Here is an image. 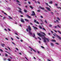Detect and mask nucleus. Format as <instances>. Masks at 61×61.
I'll use <instances>...</instances> for the list:
<instances>
[{
  "label": "nucleus",
  "instance_id": "obj_1",
  "mask_svg": "<svg viewBox=\"0 0 61 61\" xmlns=\"http://www.w3.org/2000/svg\"><path fill=\"white\" fill-rule=\"evenodd\" d=\"M37 35L39 36L40 37H41L44 40V42L45 43H46V40L48 42H49V39L48 38H46L44 37V38H43V36H45L43 35H41V34L40 33L37 34Z\"/></svg>",
  "mask_w": 61,
  "mask_h": 61
},
{
  "label": "nucleus",
  "instance_id": "obj_2",
  "mask_svg": "<svg viewBox=\"0 0 61 61\" xmlns=\"http://www.w3.org/2000/svg\"><path fill=\"white\" fill-rule=\"evenodd\" d=\"M32 13H32L31 15L34 16V15H36V14H35V12H34V11H32Z\"/></svg>",
  "mask_w": 61,
  "mask_h": 61
},
{
  "label": "nucleus",
  "instance_id": "obj_3",
  "mask_svg": "<svg viewBox=\"0 0 61 61\" xmlns=\"http://www.w3.org/2000/svg\"><path fill=\"white\" fill-rule=\"evenodd\" d=\"M28 28L29 29V30H30V31H31V30H32V29H31V27H30V25H29L28 26Z\"/></svg>",
  "mask_w": 61,
  "mask_h": 61
},
{
  "label": "nucleus",
  "instance_id": "obj_4",
  "mask_svg": "<svg viewBox=\"0 0 61 61\" xmlns=\"http://www.w3.org/2000/svg\"><path fill=\"white\" fill-rule=\"evenodd\" d=\"M20 21H21V22H22L23 23H24V22H25L24 20L22 18H21V20Z\"/></svg>",
  "mask_w": 61,
  "mask_h": 61
},
{
  "label": "nucleus",
  "instance_id": "obj_5",
  "mask_svg": "<svg viewBox=\"0 0 61 61\" xmlns=\"http://www.w3.org/2000/svg\"><path fill=\"white\" fill-rule=\"evenodd\" d=\"M46 8L47 9V10H48V11H51V10H50V8H49L48 7H46Z\"/></svg>",
  "mask_w": 61,
  "mask_h": 61
},
{
  "label": "nucleus",
  "instance_id": "obj_6",
  "mask_svg": "<svg viewBox=\"0 0 61 61\" xmlns=\"http://www.w3.org/2000/svg\"><path fill=\"white\" fill-rule=\"evenodd\" d=\"M57 37H58V38L59 39L61 40V37H60V36H58V35H57Z\"/></svg>",
  "mask_w": 61,
  "mask_h": 61
},
{
  "label": "nucleus",
  "instance_id": "obj_7",
  "mask_svg": "<svg viewBox=\"0 0 61 61\" xmlns=\"http://www.w3.org/2000/svg\"><path fill=\"white\" fill-rule=\"evenodd\" d=\"M29 33L31 35H32V33L31 32V31L30 30H29Z\"/></svg>",
  "mask_w": 61,
  "mask_h": 61
},
{
  "label": "nucleus",
  "instance_id": "obj_8",
  "mask_svg": "<svg viewBox=\"0 0 61 61\" xmlns=\"http://www.w3.org/2000/svg\"><path fill=\"white\" fill-rule=\"evenodd\" d=\"M33 27H34V29L35 30V29H38V28L36 27H34V26H33Z\"/></svg>",
  "mask_w": 61,
  "mask_h": 61
},
{
  "label": "nucleus",
  "instance_id": "obj_9",
  "mask_svg": "<svg viewBox=\"0 0 61 61\" xmlns=\"http://www.w3.org/2000/svg\"><path fill=\"white\" fill-rule=\"evenodd\" d=\"M39 7L41 8V9H42V10H45V9L44 8L41 7L39 6Z\"/></svg>",
  "mask_w": 61,
  "mask_h": 61
},
{
  "label": "nucleus",
  "instance_id": "obj_10",
  "mask_svg": "<svg viewBox=\"0 0 61 61\" xmlns=\"http://www.w3.org/2000/svg\"><path fill=\"white\" fill-rule=\"evenodd\" d=\"M5 44L4 43H3L1 44V45L2 46V47H4V46H5Z\"/></svg>",
  "mask_w": 61,
  "mask_h": 61
},
{
  "label": "nucleus",
  "instance_id": "obj_11",
  "mask_svg": "<svg viewBox=\"0 0 61 61\" xmlns=\"http://www.w3.org/2000/svg\"><path fill=\"white\" fill-rule=\"evenodd\" d=\"M19 12L20 13H21L22 14H23V12H22L21 10H20L19 11Z\"/></svg>",
  "mask_w": 61,
  "mask_h": 61
},
{
  "label": "nucleus",
  "instance_id": "obj_12",
  "mask_svg": "<svg viewBox=\"0 0 61 61\" xmlns=\"http://www.w3.org/2000/svg\"><path fill=\"white\" fill-rule=\"evenodd\" d=\"M35 36H36V35H35V33H33V37H34V38H35Z\"/></svg>",
  "mask_w": 61,
  "mask_h": 61
},
{
  "label": "nucleus",
  "instance_id": "obj_13",
  "mask_svg": "<svg viewBox=\"0 0 61 61\" xmlns=\"http://www.w3.org/2000/svg\"><path fill=\"white\" fill-rule=\"evenodd\" d=\"M49 3L51 4H52V3H53V2L52 1H51L50 2H49Z\"/></svg>",
  "mask_w": 61,
  "mask_h": 61
},
{
  "label": "nucleus",
  "instance_id": "obj_14",
  "mask_svg": "<svg viewBox=\"0 0 61 61\" xmlns=\"http://www.w3.org/2000/svg\"><path fill=\"white\" fill-rule=\"evenodd\" d=\"M27 16H28V17L29 18H31V17H30V16L28 15H27Z\"/></svg>",
  "mask_w": 61,
  "mask_h": 61
},
{
  "label": "nucleus",
  "instance_id": "obj_15",
  "mask_svg": "<svg viewBox=\"0 0 61 61\" xmlns=\"http://www.w3.org/2000/svg\"><path fill=\"white\" fill-rule=\"evenodd\" d=\"M30 7L31 8V9H33V7H32L31 6H30Z\"/></svg>",
  "mask_w": 61,
  "mask_h": 61
},
{
  "label": "nucleus",
  "instance_id": "obj_16",
  "mask_svg": "<svg viewBox=\"0 0 61 61\" xmlns=\"http://www.w3.org/2000/svg\"><path fill=\"white\" fill-rule=\"evenodd\" d=\"M51 41L52 42H56V41L55 40H52Z\"/></svg>",
  "mask_w": 61,
  "mask_h": 61
},
{
  "label": "nucleus",
  "instance_id": "obj_17",
  "mask_svg": "<svg viewBox=\"0 0 61 61\" xmlns=\"http://www.w3.org/2000/svg\"><path fill=\"white\" fill-rule=\"evenodd\" d=\"M25 21H27V22L29 21V20L26 19H25Z\"/></svg>",
  "mask_w": 61,
  "mask_h": 61
},
{
  "label": "nucleus",
  "instance_id": "obj_18",
  "mask_svg": "<svg viewBox=\"0 0 61 61\" xmlns=\"http://www.w3.org/2000/svg\"><path fill=\"white\" fill-rule=\"evenodd\" d=\"M9 17L10 18V19H12V18L9 16Z\"/></svg>",
  "mask_w": 61,
  "mask_h": 61
},
{
  "label": "nucleus",
  "instance_id": "obj_19",
  "mask_svg": "<svg viewBox=\"0 0 61 61\" xmlns=\"http://www.w3.org/2000/svg\"><path fill=\"white\" fill-rule=\"evenodd\" d=\"M57 31L58 33H59V34H61V32H60V31L59 30H57Z\"/></svg>",
  "mask_w": 61,
  "mask_h": 61
},
{
  "label": "nucleus",
  "instance_id": "obj_20",
  "mask_svg": "<svg viewBox=\"0 0 61 61\" xmlns=\"http://www.w3.org/2000/svg\"><path fill=\"white\" fill-rule=\"evenodd\" d=\"M24 11L25 13H26L27 12V10H24Z\"/></svg>",
  "mask_w": 61,
  "mask_h": 61
},
{
  "label": "nucleus",
  "instance_id": "obj_21",
  "mask_svg": "<svg viewBox=\"0 0 61 61\" xmlns=\"http://www.w3.org/2000/svg\"><path fill=\"white\" fill-rule=\"evenodd\" d=\"M56 22H57V23H59V21H58V20H56Z\"/></svg>",
  "mask_w": 61,
  "mask_h": 61
},
{
  "label": "nucleus",
  "instance_id": "obj_22",
  "mask_svg": "<svg viewBox=\"0 0 61 61\" xmlns=\"http://www.w3.org/2000/svg\"><path fill=\"white\" fill-rule=\"evenodd\" d=\"M41 46V48H43V49H45V47H44L43 46Z\"/></svg>",
  "mask_w": 61,
  "mask_h": 61
},
{
  "label": "nucleus",
  "instance_id": "obj_23",
  "mask_svg": "<svg viewBox=\"0 0 61 61\" xmlns=\"http://www.w3.org/2000/svg\"><path fill=\"white\" fill-rule=\"evenodd\" d=\"M51 46H54V44H53V43H51Z\"/></svg>",
  "mask_w": 61,
  "mask_h": 61
},
{
  "label": "nucleus",
  "instance_id": "obj_24",
  "mask_svg": "<svg viewBox=\"0 0 61 61\" xmlns=\"http://www.w3.org/2000/svg\"><path fill=\"white\" fill-rule=\"evenodd\" d=\"M37 37L39 39H40V40H41V38L38 37Z\"/></svg>",
  "mask_w": 61,
  "mask_h": 61
},
{
  "label": "nucleus",
  "instance_id": "obj_25",
  "mask_svg": "<svg viewBox=\"0 0 61 61\" xmlns=\"http://www.w3.org/2000/svg\"><path fill=\"white\" fill-rule=\"evenodd\" d=\"M16 2H17V3H20V2L19 1V0H16Z\"/></svg>",
  "mask_w": 61,
  "mask_h": 61
},
{
  "label": "nucleus",
  "instance_id": "obj_26",
  "mask_svg": "<svg viewBox=\"0 0 61 61\" xmlns=\"http://www.w3.org/2000/svg\"><path fill=\"white\" fill-rule=\"evenodd\" d=\"M5 56H7V57L8 56V55H7L6 54H5Z\"/></svg>",
  "mask_w": 61,
  "mask_h": 61
},
{
  "label": "nucleus",
  "instance_id": "obj_27",
  "mask_svg": "<svg viewBox=\"0 0 61 61\" xmlns=\"http://www.w3.org/2000/svg\"><path fill=\"white\" fill-rule=\"evenodd\" d=\"M41 33L43 34L45 36H46V34H45V33L44 32H42Z\"/></svg>",
  "mask_w": 61,
  "mask_h": 61
},
{
  "label": "nucleus",
  "instance_id": "obj_28",
  "mask_svg": "<svg viewBox=\"0 0 61 61\" xmlns=\"http://www.w3.org/2000/svg\"><path fill=\"white\" fill-rule=\"evenodd\" d=\"M34 22V23H36V20H35Z\"/></svg>",
  "mask_w": 61,
  "mask_h": 61
},
{
  "label": "nucleus",
  "instance_id": "obj_29",
  "mask_svg": "<svg viewBox=\"0 0 61 61\" xmlns=\"http://www.w3.org/2000/svg\"><path fill=\"white\" fill-rule=\"evenodd\" d=\"M57 26L58 27H59V28H61V27L59 25H57Z\"/></svg>",
  "mask_w": 61,
  "mask_h": 61
},
{
  "label": "nucleus",
  "instance_id": "obj_30",
  "mask_svg": "<svg viewBox=\"0 0 61 61\" xmlns=\"http://www.w3.org/2000/svg\"><path fill=\"white\" fill-rule=\"evenodd\" d=\"M5 18H6V17H3V19H4V20L5 19Z\"/></svg>",
  "mask_w": 61,
  "mask_h": 61
},
{
  "label": "nucleus",
  "instance_id": "obj_31",
  "mask_svg": "<svg viewBox=\"0 0 61 61\" xmlns=\"http://www.w3.org/2000/svg\"><path fill=\"white\" fill-rule=\"evenodd\" d=\"M8 29L9 31H11V30H10V29H9V28H8Z\"/></svg>",
  "mask_w": 61,
  "mask_h": 61
},
{
  "label": "nucleus",
  "instance_id": "obj_32",
  "mask_svg": "<svg viewBox=\"0 0 61 61\" xmlns=\"http://www.w3.org/2000/svg\"><path fill=\"white\" fill-rule=\"evenodd\" d=\"M0 51L1 52H3V50H2L1 49H0Z\"/></svg>",
  "mask_w": 61,
  "mask_h": 61
},
{
  "label": "nucleus",
  "instance_id": "obj_33",
  "mask_svg": "<svg viewBox=\"0 0 61 61\" xmlns=\"http://www.w3.org/2000/svg\"><path fill=\"white\" fill-rule=\"evenodd\" d=\"M43 30H45V31H46V30L44 28H43Z\"/></svg>",
  "mask_w": 61,
  "mask_h": 61
},
{
  "label": "nucleus",
  "instance_id": "obj_34",
  "mask_svg": "<svg viewBox=\"0 0 61 61\" xmlns=\"http://www.w3.org/2000/svg\"><path fill=\"white\" fill-rule=\"evenodd\" d=\"M49 26L50 27H52V25H51V24H49Z\"/></svg>",
  "mask_w": 61,
  "mask_h": 61
},
{
  "label": "nucleus",
  "instance_id": "obj_35",
  "mask_svg": "<svg viewBox=\"0 0 61 61\" xmlns=\"http://www.w3.org/2000/svg\"><path fill=\"white\" fill-rule=\"evenodd\" d=\"M32 49V50H33V51H34V52H36V51H35V50H34L33 49Z\"/></svg>",
  "mask_w": 61,
  "mask_h": 61
},
{
  "label": "nucleus",
  "instance_id": "obj_36",
  "mask_svg": "<svg viewBox=\"0 0 61 61\" xmlns=\"http://www.w3.org/2000/svg\"><path fill=\"white\" fill-rule=\"evenodd\" d=\"M57 19L58 20H60V19L58 17L57 18Z\"/></svg>",
  "mask_w": 61,
  "mask_h": 61
},
{
  "label": "nucleus",
  "instance_id": "obj_37",
  "mask_svg": "<svg viewBox=\"0 0 61 61\" xmlns=\"http://www.w3.org/2000/svg\"><path fill=\"white\" fill-rule=\"evenodd\" d=\"M39 27V28L40 29H42V27H41V26H40Z\"/></svg>",
  "mask_w": 61,
  "mask_h": 61
},
{
  "label": "nucleus",
  "instance_id": "obj_38",
  "mask_svg": "<svg viewBox=\"0 0 61 61\" xmlns=\"http://www.w3.org/2000/svg\"><path fill=\"white\" fill-rule=\"evenodd\" d=\"M55 5H56V6H57L58 5L56 4H55Z\"/></svg>",
  "mask_w": 61,
  "mask_h": 61
},
{
  "label": "nucleus",
  "instance_id": "obj_39",
  "mask_svg": "<svg viewBox=\"0 0 61 61\" xmlns=\"http://www.w3.org/2000/svg\"><path fill=\"white\" fill-rule=\"evenodd\" d=\"M4 14H5V15H7V14H6V13L5 12H4Z\"/></svg>",
  "mask_w": 61,
  "mask_h": 61
},
{
  "label": "nucleus",
  "instance_id": "obj_40",
  "mask_svg": "<svg viewBox=\"0 0 61 61\" xmlns=\"http://www.w3.org/2000/svg\"><path fill=\"white\" fill-rule=\"evenodd\" d=\"M37 2L38 3V4H40V2H39V1H37Z\"/></svg>",
  "mask_w": 61,
  "mask_h": 61
},
{
  "label": "nucleus",
  "instance_id": "obj_41",
  "mask_svg": "<svg viewBox=\"0 0 61 61\" xmlns=\"http://www.w3.org/2000/svg\"><path fill=\"white\" fill-rule=\"evenodd\" d=\"M57 8L58 9H59V8H60H60H61V7H57Z\"/></svg>",
  "mask_w": 61,
  "mask_h": 61
},
{
  "label": "nucleus",
  "instance_id": "obj_42",
  "mask_svg": "<svg viewBox=\"0 0 61 61\" xmlns=\"http://www.w3.org/2000/svg\"><path fill=\"white\" fill-rule=\"evenodd\" d=\"M16 37L17 38V39H19V37H17V36H16Z\"/></svg>",
  "mask_w": 61,
  "mask_h": 61
},
{
  "label": "nucleus",
  "instance_id": "obj_43",
  "mask_svg": "<svg viewBox=\"0 0 61 61\" xmlns=\"http://www.w3.org/2000/svg\"><path fill=\"white\" fill-rule=\"evenodd\" d=\"M12 43L13 44V45H16L15 43H14L13 42H12Z\"/></svg>",
  "mask_w": 61,
  "mask_h": 61
},
{
  "label": "nucleus",
  "instance_id": "obj_44",
  "mask_svg": "<svg viewBox=\"0 0 61 61\" xmlns=\"http://www.w3.org/2000/svg\"><path fill=\"white\" fill-rule=\"evenodd\" d=\"M15 35H18V34H17V33H15Z\"/></svg>",
  "mask_w": 61,
  "mask_h": 61
},
{
  "label": "nucleus",
  "instance_id": "obj_45",
  "mask_svg": "<svg viewBox=\"0 0 61 61\" xmlns=\"http://www.w3.org/2000/svg\"><path fill=\"white\" fill-rule=\"evenodd\" d=\"M55 43L56 44H57V45H58V43L57 42H56Z\"/></svg>",
  "mask_w": 61,
  "mask_h": 61
},
{
  "label": "nucleus",
  "instance_id": "obj_46",
  "mask_svg": "<svg viewBox=\"0 0 61 61\" xmlns=\"http://www.w3.org/2000/svg\"><path fill=\"white\" fill-rule=\"evenodd\" d=\"M46 5H47V6H48V3H46Z\"/></svg>",
  "mask_w": 61,
  "mask_h": 61
},
{
  "label": "nucleus",
  "instance_id": "obj_47",
  "mask_svg": "<svg viewBox=\"0 0 61 61\" xmlns=\"http://www.w3.org/2000/svg\"><path fill=\"white\" fill-rule=\"evenodd\" d=\"M36 23H37V24H39V22H38V21H37V22H36Z\"/></svg>",
  "mask_w": 61,
  "mask_h": 61
},
{
  "label": "nucleus",
  "instance_id": "obj_48",
  "mask_svg": "<svg viewBox=\"0 0 61 61\" xmlns=\"http://www.w3.org/2000/svg\"><path fill=\"white\" fill-rule=\"evenodd\" d=\"M30 25H33V23H30Z\"/></svg>",
  "mask_w": 61,
  "mask_h": 61
},
{
  "label": "nucleus",
  "instance_id": "obj_49",
  "mask_svg": "<svg viewBox=\"0 0 61 61\" xmlns=\"http://www.w3.org/2000/svg\"><path fill=\"white\" fill-rule=\"evenodd\" d=\"M18 8L19 9H20V10H22V9H21V8L19 7Z\"/></svg>",
  "mask_w": 61,
  "mask_h": 61
},
{
  "label": "nucleus",
  "instance_id": "obj_50",
  "mask_svg": "<svg viewBox=\"0 0 61 61\" xmlns=\"http://www.w3.org/2000/svg\"><path fill=\"white\" fill-rule=\"evenodd\" d=\"M18 5H20V6L21 5L20 4H18Z\"/></svg>",
  "mask_w": 61,
  "mask_h": 61
},
{
  "label": "nucleus",
  "instance_id": "obj_51",
  "mask_svg": "<svg viewBox=\"0 0 61 61\" xmlns=\"http://www.w3.org/2000/svg\"><path fill=\"white\" fill-rule=\"evenodd\" d=\"M37 12H40V10H38L37 11Z\"/></svg>",
  "mask_w": 61,
  "mask_h": 61
},
{
  "label": "nucleus",
  "instance_id": "obj_52",
  "mask_svg": "<svg viewBox=\"0 0 61 61\" xmlns=\"http://www.w3.org/2000/svg\"><path fill=\"white\" fill-rule=\"evenodd\" d=\"M20 17H23V15H21L20 16Z\"/></svg>",
  "mask_w": 61,
  "mask_h": 61
},
{
  "label": "nucleus",
  "instance_id": "obj_53",
  "mask_svg": "<svg viewBox=\"0 0 61 61\" xmlns=\"http://www.w3.org/2000/svg\"><path fill=\"white\" fill-rule=\"evenodd\" d=\"M45 22H46V23H47V21H46V20L45 21Z\"/></svg>",
  "mask_w": 61,
  "mask_h": 61
},
{
  "label": "nucleus",
  "instance_id": "obj_54",
  "mask_svg": "<svg viewBox=\"0 0 61 61\" xmlns=\"http://www.w3.org/2000/svg\"><path fill=\"white\" fill-rule=\"evenodd\" d=\"M41 18H43V17L42 16H41Z\"/></svg>",
  "mask_w": 61,
  "mask_h": 61
},
{
  "label": "nucleus",
  "instance_id": "obj_55",
  "mask_svg": "<svg viewBox=\"0 0 61 61\" xmlns=\"http://www.w3.org/2000/svg\"><path fill=\"white\" fill-rule=\"evenodd\" d=\"M4 30H5V31H7V30L6 29H5Z\"/></svg>",
  "mask_w": 61,
  "mask_h": 61
},
{
  "label": "nucleus",
  "instance_id": "obj_56",
  "mask_svg": "<svg viewBox=\"0 0 61 61\" xmlns=\"http://www.w3.org/2000/svg\"><path fill=\"white\" fill-rule=\"evenodd\" d=\"M28 3L29 4H31V3H30V2H28Z\"/></svg>",
  "mask_w": 61,
  "mask_h": 61
},
{
  "label": "nucleus",
  "instance_id": "obj_57",
  "mask_svg": "<svg viewBox=\"0 0 61 61\" xmlns=\"http://www.w3.org/2000/svg\"><path fill=\"white\" fill-rule=\"evenodd\" d=\"M11 39H12V40H13H13H14V39H13V38H11Z\"/></svg>",
  "mask_w": 61,
  "mask_h": 61
},
{
  "label": "nucleus",
  "instance_id": "obj_58",
  "mask_svg": "<svg viewBox=\"0 0 61 61\" xmlns=\"http://www.w3.org/2000/svg\"><path fill=\"white\" fill-rule=\"evenodd\" d=\"M51 14H52L53 15V12H51Z\"/></svg>",
  "mask_w": 61,
  "mask_h": 61
},
{
  "label": "nucleus",
  "instance_id": "obj_59",
  "mask_svg": "<svg viewBox=\"0 0 61 61\" xmlns=\"http://www.w3.org/2000/svg\"><path fill=\"white\" fill-rule=\"evenodd\" d=\"M8 61H11V60H10V59H8Z\"/></svg>",
  "mask_w": 61,
  "mask_h": 61
},
{
  "label": "nucleus",
  "instance_id": "obj_60",
  "mask_svg": "<svg viewBox=\"0 0 61 61\" xmlns=\"http://www.w3.org/2000/svg\"><path fill=\"white\" fill-rule=\"evenodd\" d=\"M51 32L52 33H53V31H51Z\"/></svg>",
  "mask_w": 61,
  "mask_h": 61
},
{
  "label": "nucleus",
  "instance_id": "obj_61",
  "mask_svg": "<svg viewBox=\"0 0 61 61\" xmlns=\"http://www.w3.org/2000/svg\"><path fill=\"white\" fill-rule=\"evenodd\" d=\"M25 58L26 59H27V60H28V59H27V58H26V57H25Z\"/></svg>",
  "mask_w": 61,
  "mask_h": 61
},
{
  "label": "nucleus",
  "instance_id": "obj_62",
  "mask_svg": "<svg viewBox=\"0 0 61 61\" xmlns=\"http://www.w3.org/2000/svg\"><path fill=\"white\" fill-rule=\"evenodd\" d=\"M52 37L53 39H54V38H55V37H54V36H52Z\"/></svg>",
  "mask_w": 61,
  "mask_h": 61
},
{
  "label": "nucleus",
  "instance_id": "obj_63",
  "mask_svg": "<svg viewBox=\"0 0 61 61\" xmlns=\"http://www.w3.org/2000/svg\"><path fill=\"white\" fill-rule=\"evenodd\" d=\"M37 52H38V54H39V53H40V52H39V51H38Z\"/></svg>",
  "mask_w": 61,
  "mask_h": 61
},
{
  "label": "nucleus",
  "instance_id": "obj_64",
  "mask_svg": "<svg viewBox=\"0 0 61 61\" xmlns=\"http://www.w3.org/2000/svg\"><path fill=\"white\" fill-rule=\"evenodd\" d=\"M4 61H5V60H6V59L4 58Z\"/></svg>",
  "mask_w": 61,
  "mask_h": 61
}]
</instances>
